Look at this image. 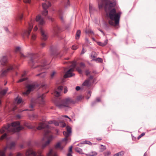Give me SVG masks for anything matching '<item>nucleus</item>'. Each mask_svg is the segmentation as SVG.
<instances>
[{"label":"nucleus","mask_w":156,"mask_h":156,"mask_svg":"<svg viewBox=\"0 0 156 156\" xmlns=\"http://www.w3.org/2000/svg\"><path fill=\"white\" fill-rule=\"evenodd\" d=\"M20 56L21 58H25L27 57L30 58V60L29 62V64L32 68H37L39 71H43L41 73L36 75V76H40L41 77H44L46 76V73L43 70L46 68L45 66L48 64V63H47L45 60H44L41 62V65H36V64L38 63L39 62L37 58V55L31 53L30 54L27 56L24 55L23 53L20 52Z\"/></svg>","instance_id":"1"},{"label":"nucleus","mask_w":156,"mask_h":156,"mask_svg":"<svg viewBox=\"0 0 156 156\" xmlns=\"http://www.w3.org/2000/svg\"><path fill=\"white\" fill-rule=\"evenodd\" d=\"M37 129L38 130H41L42 129H44V136L42 140L43 141L45 139H47V141L45 144H43L42 146V148L44 149L49 144L53 138L52 135L50 134V130L49 129V126L44 123L43 122L40 123L39 124V125L37 128Z\"/></svg>","instance_id":"2"},{"label":"nucleus","mask_w":156,"mask_h":156,"mask_svg":"<svg viewBox=\"0 0 156 156\" xmlns=\"http://www.w3.org/2000/svg\"><path fill=\"white\" fill-rule=\"evenodd\" d=\"M20 125V122L19 121L13 122L11 125L8 124L0 129V132L2 133L6 132L12 133L19 132L24 129V127L22 126H17Z\"/></svg>","instance_id":"3"},{"label":"nucleus","mask_w":156,"mask_h":156,"mask_svg":"<svg viewBox=\"0 0 156 156\" xmlns=\"http://www.w3.org/2000/svg\"><path fill=\"white\" fill-rule=\"evenodd\" d=\"M8 60L6 56H3L0 58V65L2 66H7V68L2 71L0 74V77L6 76L7 73L12 70H13L16 66L14 64H8Z\"/></svg>","instance_id":"4"},{"label":"nucleus","mask_w":156,"mask_h":156,"mask_svg":"<svg viewBox=\"0 0 156 156\" xmlns=\"http://www.w3.org/2000/svg\"><path fill=\"white\" fill-rule=\"evenodd\" d=\"M71 63L72 64L70 66V68L66 72L64 76L65 78L70 77L74 75V74L72 72L74 71L75 68H76V70L80 74H82L83 73V71L82 69H84L85 66L84 63L82 62H81L80 63V66L79 67L76 66V62L73 61Z\"/></svg>","instance_id":"5"},{"label":"nucleus","mask_w":156,"mask_h":156,"mask_svg":"<svg viewBox=\"0 0 156 156\" xmlns=\"http://www.w3.org/2000/svg\"><path fill=\"white\" fill-rule=\"evenodd\" d=\"M121 13L120 12H116L115 8L110 10L109 12V17L111 20L108 21L109 24L114 27L118 25Z\"/></svg>","instance_id":"6"},{"label":"nucleus","mask_w":156,"mask_h":156,"mask_svg":"<svg viewBox=\"0 0 156 156\" xmlns=\"http://www.w3.org/2000/svg\"><path fill=\"white\" fill-rule=\"evenodd\" d=\"M45 96V94H43L41 95H39L35 100L32 99L31 103L29 106V108L26 109L24 111H32L34 110V103H38L39 104V105H43L44 103V98Z\"/></svg>","instance_id":"7"},{"label":"nucleus","mask_w":156,"mask_h":156,"mask_svg":"<svg viewBox=\"0 0 156 156\" xmlns=\"http://www.w3.org/2000/svg\"><path fill=\"white\" fill-rule=\"evenodd\" d=\"M74 101L70 98H68L62 99L61 101V103L59 102L55 103L56 106L58 108L61 109L65 107H68L71 104H74Z\"/></svg>","instance_id":"8"},{"label":"nucleus","mask_w":156,"mask_h":156,"mask_svg":"<svg viewBox=\"0 0 156 156\" xmlns=\"http://www.w3.org/2000/svg\"><path fill=\"white\" fill-rule=\"evenodd\" d=\"M38 87V85L37 84L33 83L30 84H28L27 87V90L25 92L23 93L24 94L27 95L29 94L30 92L34 90L35 89Z\"/></svg>","instance_id":"9"},{"label":"nucleus","mask_w":156,"mask_h":156,"mask_svg":"<svg viewBox=\"0 0 156 156\" xmlns=\"http://www.w3.org/2000/svg\"><path fill=\"white\" fill-rule=\"evenodd\" d=\"M28 23L29 27L28 29L24 30L23 32V33L22 34L23 37L24 38L25 37H29V35L33 28V26L32 22L31 23Z\"/></svg>","instance_id":"10"},{"label":"nucleus","mask_w":156,"mask_h":156,"mask_svg":"<svg viewBox=\"0 0 156 156\" xmlns=\"http://www.w3.org/2000/svg\"><path fill=\"white\" fill-rule=\"evenodd\" d=\"M51 5V3L49 2H46L45 3H43L42 4V6L43 9H44V11L42 12V15L46 16L48 14V11L47 9Z\"/></svg>","instance_id":"11"},{"label":"nucleus","mask_w":156,"mask_h":156,"mask_svg":"<svg viewBox=\"0 0 156 156\" xmlns=\"http://www.w3.org/2000/svg\"><path fill=\"white\" fill-rule=\"evenodd\" d=\"M116 5V1H114L113 2L109 1L106 3L105 6V11L107 12L108 10H110V9L114 7Z\"/></svg>","instance_id":"12"},{"label":"nucleus","mask_w":156,"mask_h":156,"mask_svg":"<svg viewBox=\"0 0 156 156\" xmlns=\"http://www.w3.org/2000/svg\"><path fill=\"white\" fill-rule=\"evenodd\" d=\"M63 87L62 86H59L57 89H55L53 93L54 95L56 97H58L60 95L62 90Z\"/></svg>","instance_id":"13"},{"label":"nucleus","mask_w":156,"mask_h":156,"mask_svg":"<svg viewBox=\"0 0 156 156\" xmlns=\"http://www.w3.org/2000/svg\"><path fill=\"white\" fill-rule=\"evenodd\" d=\"M25 155L26 156H30L31 155L33 156H37V153L33 151L32 149H29L25 153Z\"/></svg>","instance_id":"14"},{"label":"nucleus","mask_w":156,"mask_h":156,"mask_svg":"<svg viewBox=\"0 0 156 156\" xmlns=\"http://www.w3.org/2000/svg\"><path fill=\"white\" fill-rule=\"evenodd\" d=\"M36 21L38 22L40 25H43L45 23V21L42 17L40 15H38L36 17Z\"/></svg>","instance_id":"15"},{"label":"nucleus","mask_w":156,"mask_h":156,"mask_svg":"<svg viewBox=\"0 0 156 156\" xmlns=\"http://www.w3.org/2000/svg\"><path fill=\"white\" fill-rule=\"evenodd\" d=\"M41 40L44 41L46 40L48 38L47 33L42 29H41Z\"/></svg>","instance_id":"16"},{"label":"nucleus","mask_w":156,"mask_h":156,"mask_svg":"<svg viewBox=\"0 0 156 156\" xmlns=\"http://www.w3.org/2000/svg\"><path fill=\"white\" fill-rule=\"evenodd\" d=\"M15 145L16 143L14 142H11L9 144H7L5 150H6L7 148H9V149H14L15 148Z\"/></svg>","instance_id":"17"},{"label":"nucleus","mask_w":156,"mask_h":156,"mask_svg":"<svg viewBox=\"0 0 156 156\" xmlns=\"http://www.w3.org/2000/svg\"><path fill=\"white\" fill-rule=\"evenodd\" d=\"M59 30V28L57 24H55L53 26V32L55 35H57Z\"/></svg>","instance_id":"18"},{"label":"nucleus","mask_w":156,"mask_h":156,"mask_svg":"<svg viewBox=\"0 0 156 156\" xmlns=\"http://www.w3.org/2000/svg\"><path fill=\"white\" fill-rule=\"evenodd\" d=\"M22 101V98L21 97H17L15 99V102L18 104L21 103Z\"/></svg>","instance_id":"19"},{"label":"nucleus","mask_w":156,"mask_h":156,"mask_svg":"<svg viewBox=\"0 0 156 156\" xmlns=\"http://www.w3.org/2000/svg\"><path fill=\"white\" fill-rule=\"evenodd\" d=\"M8 90V88L6 87L5 89L0 91V96L2 97V96L6 94Z\"/></svg>","instance_id":"20"},{"label":"nucleus","mask_w":156,"mask_h":156,"mask_svg":"<svg viewBox=\"0 0 156 156\" xmlns=\"http://www.w3.org/2000/svg\"><path fill=\"white\" fill-rule=\"evenodd\" d=\"M47 156H58L56 153L53 154V150L52 149L50 150L49 151L47 154Z\"/></svg>","instance_id":"21"},{"label":"nucleus","mask_w":156,"mask_h":156,"mask_svg":"<svg viewBox=\"0 0 156 156\" xmlns=\"http://www.w3.org/2000/svg\"><path fill=\"white\" fill-rule=\"evenodd\" d=\"M88 156H95L97 155V153L94 151H92L86 154Z\"/></svg>","instance_id":"22"},{"label":"nucleus","mask_w":156,"mask_h":156,"mask_svg":"<svg viewBox=\"0 0 156 156\" xmlns=\"http://www.w3.org/2000/svg\"><path fill=\"white\" fill-rule=\"evenodd\" d=\"M124 153V151H122L120 152L114 154L113 156H123Z\"/></svg>","instance_id":"23"},{"label":"nucleus","mask_w":156,"mask_h":156,"mask_svg":"<svg viewBox=\"0 0 156 156\" xmlns=\"http://www.w3.org/2000/svg\"><path fill=\"white\" fill-rule=\"evenodd\" d=\"M81 34V31L80 30H78L76 33L75 38L76 39H78L80 36Z\"/></svg>","instance_id":"24"},{"label":"nucleus","mask_w":156,"mask_h":156,"mask_svg":"<svg viewBox=\"0 0 156 156\" xmlns=\"http://www.w3.org/2000/svg\"><path fill=\"white\" fill-rule=\"evenodd\" d=\"M65 7H67L70 5L69 0H63Z\"/></svg>","instance_id":"25"},{"label":"nucleus","mask_w":156,"mask_h":156,"mask_svg":"<svg viewBox=\"0 0 156 156\" xmlns=\"http://www.w3.org/2000/svg\"><path fill=\"white\" fill-rule=\"evenodd\" d=\"M75 151L77 152L80 154H83V151L82 149L79 147H76L75 148Z\"/></svg>","instance_id":"26"},{"label":"nucleus","mask_w":156,"mask_h":156,"mask_svg":"<svg viewBox=\"0 0 156 156\" xmlns=\"http://www.w3.org/2000/svg\"><path fill=\"white\" fill-rule=\"evenodd\" d=\"M96 101H94L92 103V104H91L92 106H94V104H96L97 102H98L100 101L101 99L99 98H96Z\"/></svg>","instance_id":"27"},{"label":"nucleus","mask_w":156,"mask_h":156,"mask_svg":"<svg viewBox=\"0 0 156 156\" xmlns=\"http://www.w3.org/2000/svg\"><path fill=\"white\" fill-rule=\"evenodd\" d=\"M55 147L56 148H59L61 150H62L63 148V147L61 146L60 143H58L55 146Z\"/></svg>","instance_id":"28"},{"label":"nucleus","mask_w":156,"mask_h":156,"mask_svg":"<svg viewBox=\"0 0 156 156\" xmlns=\"http://www.w3.org/2000/svg\"><path fill=\"white\" fill-rule=\"evenodd\" d=\"M62 10H59L58 12V13L59 14V16H60V18L61 19V20L63 21L64 20H63V17H62Z\"/></svg>","instance_id":"29"},{"label":"nucleus","mask_w":156,"mask_h":156,"mask_svg":"<svg viewBox=\"0 0 156 156\" xmlns=\"http://www.w3.org/2000/svg\"><path fill=\"white\" fill-rule=\"evenodd\" d=\"M63 134L66 137L68 138L70 135V134L67 131L63 132Z\"/></svg>","instance_id":"30"},{"label":"nucleus","mask_w":156,"mask_h":156,"mask_svg":"<svg viewBox=\"0 0 156 156\" xmlns=\"http://www.w3.org/2000/svg\"><path fill=\"white\" fill-rule=\"evenodd\" d=\"M67 132L71 134L72 133V129L71 127L69 126H67L66 127Z\"/></svg>","instance_id":"31"},{"label":"nucleus","mask_w":156,"mask_h":156,"mask_svg":"<svg viewBox=\"0 0 156 156\" xmlns=\"http://www.w3.org/2000/svg\"><path fill=\"white\" fill-rule=\"evenodd\" d=\"M93 60L100 62H103L102 59L100 58H98L96 59H93Z\"/></svg>","instance_id":"32"},{"label":"nucleus","mask_w":156,"mask_h":156,"mask_svg":"<svg viewBox=\"0 0 156 156\" xmlns=\"http://www.w3.org/2000/svg\"><path fill=\"white\" fill-rule=\"evenodd\" d=\"M36 35L35 34H32L31 37V40L34 41L36 39Z\"/></svg>","instance_id":"33"},{"label":"nucleus","mask_w":156,"mask_h":156,"mask_svg":"<svg viewBox=\"0 0 156 156\" xmlns=\"http://www.w3.org/2000/svg\"><path fill=\"white\" fill-rule=\"evenodd\" d=\"M46 45L45 42H42L40 43V47L41 48H44Z\"/></svg>","instance_id":"34"},{"label":"nucleus","mask_w":156,"mask_h":156,"mask_svg":"<svg viewBox=\"0 0 156 156\" xmlns=\"http://www.w3.org/2000/svg\"><path fill=\"white\" fill-rule=\"evenodd\" d=\"M56 73V71H53L52 73L50 75V78L51 79H52L53 78L55 75Z\"/></svg>","instance_id":"35"},{"label":"nucleus","mask_w":156,"mask_h":156,"mask_svg":"<svg viewBox=\"0 0 156 156\" xmlns=\"http://www.w3.org/2000/svg\"><path fill=\"white\" fill-rule=\"evenodd\" d=\"M89 83V81L88 80H86L83 83L82 85L84 86H87L88 85Z\"/></svg>","instance_id":"36"},{"label":"nucleus","mask_w":156,"mask_h":156,"mask_svg":"<svg viewBox=\"0 0 156 156\" xmlns=\"http://www.w3.org/2000/svg\"><path fill=\"white\" fill-rule=\"evenodd\" d=\"M104 156H108L111 154V152L110 151H108L104 153Z\"/></svg>","instance_id":"37"},{"label":"nucleus","mask_w":156,"mask_h":156,"mask_svg":"<svg viewBox=\"0 0 156 156\" xmlns=\"http://www.w3.org/2000/svg\"><path fill=\"white\" fill-rule=\"evenodd\" d=\"M27 78L26 77H25V78H22L20 79L17 82L18 83L21 82H23V81H24L27 80Z\"/></svg>","instance_id":"38"},{"label":"nucleus","mask_w":156,"mask_h":156,"mask_svg":"<svg viewBox=\"0 0 156 156\" xmlns=\"http://www.w3.org/2000/svg\"><path fill=\"white\" fill-rule=\"evenodd\" d=\"M100 147V149L102 150V151L106 150V146L102 145H101Z\"/></svg>","instance_id":"39"},{"label":"nucleus","mask_w":156,"mask_h":156,"mask_svg":"<svg viewBox=\"0 0 156 156\" xmlns=\"http://www.w3.org/2000/svg\"><path fill=\"white\" fill-rule=\"evenodd\" d=\"M82 144H88L89 145L91 144V142H90L89 141L86 140L83 141L82 142Z\"/></svg>","instance_id":"40"},{"label":"nucleus","mask_w":156,"mask_h":156,"mask_svg":"<svg viewBox=\"0 0 156 156\" xmlns=\"http://www.w3.org/2000/svg\"><path fill=\"white\" fill-rule=\"evenodd\" d=\"M104 6V4L103 2L100 3H98V7L99 9H101L103 8Z\"/></svg>","instance_id":"41"},{"label":"nucleus","mask_w":156,"mask_h":156,"mask_svg":"<svg viewBox=\"0 0 156 156\" xmlns=\"http://www.w3.org/2000/svg\"><path fill=\"white\" fill-rule=\"evenodd\" d=\"M25 125L29 129H33L34 128V127L33 126L28 125V123H25Z\"/></svg>","instance_id":"42"},{"label":"nucleus","mask_w":156,"mask_h":156,"mask_svg":"<svg viewBox=\"0 0 156 156\" xmlns=\"http://www.w3.org/2000/svg\"><path fill=\"white\" fill-rule=\"evenodd\" d=\"M7 136V134L6 133H5L1 137L0 139L3 140L4 139L6 138Z\"/></svg>","instance_id":"43"},{"label":"nucleus","mask_w":156,"mask_h":156,"mask_svg":"<svg viewBox=\"0 0 156 156\" xmlns=\"http://www.w3.org/2000/svg\"><path fill=\"white\" fill-rule=\"evenodd\" d=\"M95 52H92L90 55V56L92 58L94 59V58L96 57L95 56Z\"/></svg>","instance_id":"44"},{"label":"nucleus","mask_w":156,"mask_h":156,"mask_svg":"<svg viewBox=\"0 0 156 156\" xmlns=\"http://www.w3.org/2000/svg\"><path fill=\"white\" fill-rule=\"evenodd\" d=\"M85 32L87 34H94L93 31L91 30H86L85 31Z\"/></svg>","instance_id":"45"},{"label":"nucleus","mask_w":156,"mask_h":156,"mask_svg":"<svg viewBox=\"0 0 156 156\" xmlns=\"http://www.w3.org/2000/svg\"><path fill=\"white\" fill-rule=\"evenodd\" d=\"M15 51L16 52H20V48L19 47H16L15 50Z\"/></svg>","instance_id":"46"},{"label":"nucleus","mask_w":156,"mask_h":156,"mask_svg":"<svg viewBox=\"0 0 156 156\" xmlns=\"http://www.w3.org/2000/svg\"><path fill=\"white\" fill-rule=\"evenodd\" d=\"M78 48V46L76 45H74L72 46V48L73 49L75 50L77 49Z\"/></svg>","instance_id":"47"},{"label":"nucleus","mask_w":156,"mask_h":156,"mask_svg":"<svg viewBox=\"0 0 156 156\" xmlns=\"http://www.w3.org/2000/svg\"><path fill=\"white\" fill-rule=\"evenodd\" d=\"M82 98H83L82 96L81 95H80V96H78L77 97L76 100L78 101H80V100H82Z\"/></svg>","instance_id":"48"},{"label":"nucleus","mask_w":156,"mask_h":156,"mask_svg":"<svg viewBox=\"0 0 156 156\" xmlns=\"http://www.w3.org/2000/svg\"><path fill=\"white\" fill-rule=\"evenodd\" d=\"M98 44L100 46H105V45L104 43H101V42H98Z\"/></svg>","instance_id":"49"},{"label":"nucleus","mask_w":156,"mask_h":156,"mask_svg":"<svg viewBox=\"0 0 156 156\" xmlns=\"http://www.w3.org/2000/svg\"><path fill=\"white\" fill-rule=\"evenodd\" d=\"M53 124L56 126H58L59 125V123L56 121H53Z\"/></svg>","instance_id":"50"},{"label":"nucleus","mask_w":156,"mask_h":156,"mask_svg":"<svg viewBox=\"0 0 156 156\" xmlns=\"http://www.w3.org/2000/svg\"><path fill=\"white\" fill-rule=\"evenodd\" d=\"M0 156H5L4 151H0Z\"/></svg>","instance_id":"51"},{"label":"nucleus","mask_w":156,"mask_h":156,"mask_svg":"<svg viewBox=\"0 0 156 156\" xmlns=\"http://www.w3.org/2000/svg\"><path fill=\"white\" fill-rule=\"evenodd\" d=\"M93 8L91 5L90 4L89 5V10L90 12V13L91 12V11L93 10Z\"/></svg>","instance_id":"52"},{"label":"nucleus","mask_w":156,"mask_h":156,"mask_svg":"<svg viewBox=\"0 0 156 156\" xmlns=\"http://www.w3.org/2000/svg\"><path fill=\"white\" fill-rule=\"evenodd\" d=\"M86 52V50L84 49V48H82V51H81V54H83L84 53H85Z\"/></svg>","instance_id":"53"},{"label":"nucleus","mask_w":156,"mask_h":156,"mask_svg":"<svg viewBox=\"0 0 156 156\" xmlns=\"http://www.w3.org/2000/svg\"><path fill=\"white\" fill-rule=\"evenodd\" d=\"M85 74H86V75L87 76L88 75H89L90 73V72L88 70H86V71H85Z\"/></svg>","instance_id":"54"},{"label":"nucleus","mask_w":156,"mask_h":156,"mask_svg":"<svg viewBox=\"0 0 156 156\" xmlns=\"http://www.w3.org/2000/svg\"><path fill=\"white\" fill-rule=\"evenodd\" d=\"M24 2L25 3H30L31 0H23Z\"/></svg>","instance_id":"55"},{"label":"nucleus","mask_w":156,"mask_h":156,"mask_svg":"<svg viewBox=\"0 0 156 156\" xmlns=\"http://www.w3.org/2000/svg\"><path fill=\"white\" fill-rule=\"evenodd\" d=\"M23 14H21L19 16L18 18H19V20H21L23 19Z\"/></svg>","instance_id":"56"},{"label":"nucleus","mask_w":156,"mask_h":156,"mask_svg":"<svg viewBox=\"0 0 156 156\" xmlns=\"http://www.w3.org/2000/svg\"><path fill=\"white\" fill-rule=\"evenodd\" d=\"M72 148H73L72 146H71L69 147V152H72Z\"/></svg>","instance_id":"57"},{"label":"nucleus","mask_w":156,"mask_h":156,"mask_svg":"<svg viewBox=\"0 0 156 156\" xmlns=\"http://www.w3.org/2000/svg\"><path fill=\"white\" fill-rule=\"evenodd\" d=\"M26 74V71H24L23 74L22 75V77H25Z\"/></svg>","instance_id":"58"},{"label":"nucleus","mask_w":156,"mask_h":156,"mask_svg":"<svg viewBox=\"0 0 156 156\" xmlns=\"http://www.w3.org/2000/svg\"><path fill=\"white\" fill-rule=\"evenodd\" d=\"M67 140H68L67 138V137H66L65 138H64V139L62 140V142H66Z\"/></svg>","instance_id":"59"},{"label":"nucleus","mask_w":156,"mask_h":156,"mask_svg":"<svg viewBox=\"0 0 156 156\" xmlns=\"http://www.w3.org/2000/svg\"><path fill=\"white\" fill-rule=\"evenodd\" d=\"M80 88L79 86H77L76 87V89L77 91L79 90H80Z\"/></svg>","instance_id":"60"},{"label":"nucleus","mask_w":156,"mask_h":156,"mask_svg":"<svg viewBox=\"0 0 156 156\" xmlns=\"http://www.w3.org/2000/svg\"><path fill=\"white\" fill-rule=\"evenodd\" d=\"M145 133H142L138 137L139 138H140L143 136L144 135Z\"/></svg>","instance_id":"61"},{"label":"nucleus","mask_w":156,"mask_h":156,"mask_svg":"<svg viewBox=\"0 0 156 156\" xmlns=\"http://www.w3.org/2000/svg\"><path fill=\"white\" fill-rule=\"evenodd\" d=\"M42 151H37V153L38 154V155L40 154H41Z\"/></svg>","instance_id":"62"},{"label":"nucleus","mask_w":156,"mask_h":156,"mask_svg":"<svg viewBox=\"0 0 156 156\" xmlns=\"http://www.w3.org/2000/svg\"><path fill=\"white\" fill-rule=\"evenodd\" d=\"M72 152H69L67 154V156H73L71 153Z\"/></svg>","instance_id":"63"},{"label":"nucleus","mask_w":156,"mask_h":156,"mask_svg":"<svg viewBox=\"0 0 156 156\" xmlns=\"http://www.w3.org/2000/svg\"><path fill=\"white\" fill-rule=\"evenodd\" d=\"M22 155V154L20 153H18L16 156H21Z\"/></svg>","instance_id":"64"}]
</instances>
